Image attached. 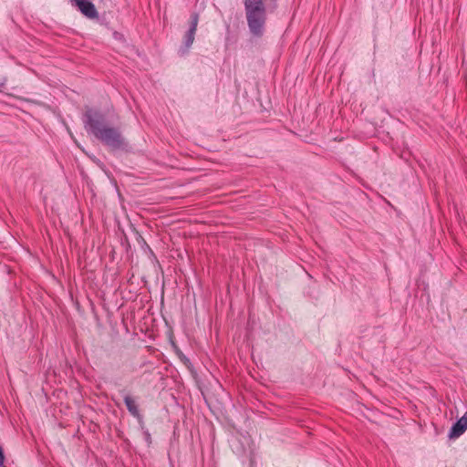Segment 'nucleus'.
I'll return each mask as SVG.
<instances>
[{
	"label": "nucleus",
	"instance_id": "1",
	"mask_svg": "<svg viewBox=\"0 0 467 467\" xmlns=\"http://www.w3.org/2000/svg\"><path fill=\"white\" fill-rule=\"evenodd\" d=\"M85 126L88 127L92 134L103 144L112 150H120L125 147V140L119 129L105 125V116L98 110L88 109L85 114Z\"/></svg>",
	"mask_w": 467,
	"mask_h": 467
},
{
	"label": "nucleus",
	"instance_id": "2",
	"mask_svg": "<svg viewBox=\"0 0 467 467\" xmlns=\"http://www.w3.org/2000/svg\"><path fill=\"white\" fill-rule=\"evenodd\" d=\"M278 0H244L247 26L254 37L261 38L265 32L267 11L277 8Z\"/></svg>",
	"mask_w": 467,
	"mask_h": 467
},
{
	"label": "nucleus",
	"instance_id": "3",
	"mask_svg": "<svg viewBox=\"0 0 467 467\" xmlns=\"http://www.w3.org/2000/svg\"><path fill=\"white\" fill-rule=\"evenodd\" d=\"M198 22L199 15L197 13H192L190 17V27L183 37V47L180 49L181 55H185L192 47L195 38Z\"/></svg>",
	"mask_w": 467,
	"mask_h": 467
},
{
	"label": "nucleus",
	"instance_id": "4",
	"mask_svg": "<svg viewBox=\"0 0 467 467\" xmlns=\"http://www.w3.org/2000/svg\"><path fill=\"white\" fill-rule=\"evenodd\" d=\"M72 2L88 18L94 19L99 17V14L94 4L89 0H72Z\"/></svg>",
	"mask_w": 467,
	"mask_h": 467
},
{
	"label": "nucleus",
	"instance_id": "5",
	"mask_svg": "<svg viewBox=\"0 0 467 467\" xmlns=\"http://www.w3.org/2000/svg\"><path fill=\"white\" fill-rule=\"evenodd\" d=\"M124 403L130 414L136 418L139 421L142 420V415L139 410V406L133 397L127 394L124 396Z\"/></svg>",
	"mask_w": 467,
	"mask_h": 467
},
{
	"label": "nucleus",
	"instance_id": "6",
	"mask_svg": "<svg viewBox=\"0 0 467 467\" xmlns=\"http://www.w3.org/2000/svg\"><path fill=\"white\" fill-rule=\"evenodd\" d=\"M467 430V422L463 421L461 418L459 419L451 428L449 437L451 439L458 438Z\"/></svg>",
	"mask_w": 467,
	"mask_h": 467
},
{
	"label": "nucleus",
	"instance_id": "7",
	"mask_svg": "<svg viewBox=\"0 0 467 467\" xmlns=\"http://www.w3.org/2000/svg\"><path fill=\"white\" fill-rule=\"evenodd\" d=\"M145 438H146V441L150 443L151 442V437H150V434L149 431H146L145 432Z\"/></svg>",
	"mask_w": 467,
	"mask_h": 467
},
{
	"label": "nucleus",
	"instance_id": "8",
	"mask_svg": "<svg viewBox=\"0 0 467 467\" xmlns=\"http://www.w3.org/2000/svg\"><path fill=\"white\" fill-rule=\"evenodd\" d=\"M6 82V78H4L3 82L0 83V91L5 88Z\"/></svg>",
	"mask_w": 467,
	"mask_h": 467
},
{
	"label": "nucleus",
	"instance_id": "9",
	"mask_svg": "<svg viewBox=\"0 0 467 467\" xmlns=\"http://www.w3.org/2000/svg\"><path fill=\"white\" fill-rule=\"evenodd\" d=\"M462 419L463 420V421L467 422V410H466V412L464 413V415L462 417Z\"/></svg>",
	"mask_w": 467,
	"mask_h": 467
}]
</instances>
